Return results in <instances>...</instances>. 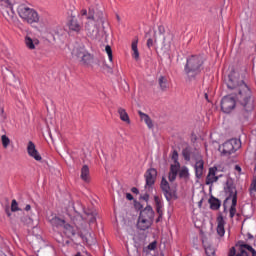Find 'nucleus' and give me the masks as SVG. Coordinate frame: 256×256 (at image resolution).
<instances>
[{
    "instance_id": "obj_1",
    "label": "nucleus",
    "mask_w": 256,
    "mask_h": 256,
    "mask_svg": "<svg viewBox=\"0 0 256 256\" xmlns=\"http://www.w3.org/2000/svg\"><path fill=\"white\" fill-rule=\"evenodd\" d=\"M226 86L228 89H237L236 98L242 107L238 112V120L240 123H247L249 117H251V113H253V109H255V101L253 100L251 88L245 84V81L239 80V76L235 71L230 72L228 75Z\"/></svg>"
},
{
    "instance_id": "obj_2",
    "label": "nucleus",
    "mask_w": 256,
    "mask_h": 256,
    "mask_svg": "<svg viewBox=\"0 0 256 256\" xmlns=\"http://www.w3.org/2000/svg\"><path fill=\"white\" fill-rule=\"evenodd\" d=\"M72 222L79 230L78 237L82 239L83 243H86V245H95L97 243V239H95V234L93 231L86 228L87 219H85L81 213L76 212L72 217Z\"/></svg>"
},
{
    "instance_id": "obj_3",
    "label": "nucleus",
    "mask_w": 256,
    "mask_h": 256,
    "mask_svg": "<svg viewBox=\"0 0 256 256\" xmlns=\"http://www.w3.org/2000/svg\"><path fill=\"white\" fill-rule=\"evenodd\" d=\"M205 60L201 55H191L186 59V64L184 66V71L189 79L193 81L197 78V75L203 71V65Z\"/></svg>"
},
{
    "instance_id": "obj_4",
    "label": "nucleus",
    "mask_w": 256,
    "mask_h": 256,
    "mask_svg": "<svg viewBox=\"0 0 256 256\" xmlns=\"http://www.w3.org/2000/svg\"><path fill=\"white\" fill-rule=\"evenodd\" d=\"M72 57L77 59L80 65H83L84 67H91L95 61V55L91 54L84 45L74 47L72 50Z\"/></svg>"
},
{
    "instance_id": "obj_5",
    "label": "nucleus",
    "mask_w": 256,
    "mask_h": 256,
    "mask_svg": "<svg viewBox=\"0 0 256 256\" xmlns=\"http://www.w3.org/2000/svg\"><path fill=\"white\" fill-rule=\"evenodd\" d=\"M17 13L20 19L29 25H33V23H39V13L35 9L30 8L25 4H20L17 6Z\"/></svg>"
},
{
    "instance_id": "obj_6",
    "label": "nucleus",
    "mask_w": 256,
    "mask_h": 256,
    "mask_svg": "<svg viewBox=\"0 0 256 256\" xmlns=\"http://www.w3.org/2000/svg\"><path fill=\"white\" fill-rule=\"evenodd\" d=\"M230 91H235L234 95H226L223 96L220 102L221 111L224 112L226 115L229 113H233L235 111V107H237V94L239 93L237 89H230Z\"/></svg>"
},
{
    "instance_id": "obj_7",
    "label": "nucleus",
    "mask_w": 256,
    "mask_h": 256,
    "mask_svg": "<svg viewBox=\"0 0 256 256\" xmlns=\"http://www.w3.org/2000/svg\"><path fill=\"white\" fill-rule=\"evenodd\" d=\"M241 147V142L237 139L227 140L219 147L218 151H220L223 157H229V155H233L235 151H237Z\"/></svg>"
},
{
    "instance_id": "obj_8",
    "label": "nucleus",
    "mask_w": 256,
    "mask_h": 256,
    "mask_svg": "<svg viewBox=\"0 0 256 256\" xmlns=\"http://www.w3.org/2000/svg\"><path fill=\"white\" fill-rule=\"evenodd\" d=\"M224 193L226 195V199L223 202L224 211H227V201H237V186L233 182V179H227L224 186Z\"/></svg>"
},
{
    "instance_id": "obj_9",
    "label": "nucleus",
    "mask_w": 256,
    "mask_h": 256,
    "mask_svg": "<svg viewBox=\"0 0 256 256\" xmlns=\"http://www.w3.org/2000/svg\"><path fill=\"white\" fill-rule=\"evenodd\" d=\"M160 188L163 192V195L168 203H171V201L177 200L179 197L177 196V190L171 189V185H169V182L165 177H162V180L160 182Z\"/></svg>"
},
{
    "instance_id": "obj_10",
    "label": "nucleus",
    "mask_w": 256,
    "mask_h": 256,
    "mask_svg": "<svg viewBox=\"0 0 256 256\" xmlns=\"http://www.w3.org/2000/svg\"><path fill=\"white\" fill-rule=\"evenodd\" d=\"M1 71L4 83H7V85H13L14 87H19L21 85L19 78H17L15 73H13L7 66H2Z\"/></svg>"
},
{
    "instance_id": "obj_11",
    "label": "nucleus",
    "mask_w": 256,
    "mask_h": 256,
    "mask_svg": "<svg viewBox=\"0 0 256 256\" xmlns=\"http://www.w3.org/2000/svg\"><path fill=\"white\" fill-rule=\"evenodd\" d=\"M15 4H12L9 0H0V9H5L8 15V21L12 23H17L19 19L17 18V14L15 13Z\"/></svg>"
},
{
    "instance_id": "obj_12",
    "label": "nucleus",
    "mask_w": 256,
    "mask_h": 256,
    "mask_svg": "<svg viewBox=\"0 0 256 256\" xmlns=\"http://www.w3.org/2000/svg\"><path fill=\"white\" fill-rule=\"evenodd\" d=\"M89 21H94L97 27H103L105 25V16L103 11L89 9L88 16L86 17Z\"/></svg>"
},
{
    "instance_id": "obj_13",
    "label": "nucleus",
    "mask_w": 256,
    "mask_h": 256,
    "mask_svg": "<svg viewBox=\"0 0 256 256\" xmlns=\"http://www.w3.org/2000/svg\"><path fill=\"white\" fill-rule=\"evenodd\" d=\"M145 177V187H149V189L153 188L155 185V179H157V169L149 168L144 174Z\"/></svg>"
},
{
    "instance_id": "obj_14",
    "label": "nucleus",
    "mask_w": 256,
    "mask_h": 256,
    "mask_svg": "<svg viewBox=\"0 0 256 256\" xmlns=\"http://www.w3.org/2000/svg\"><path fill=\"white\" fill-rule=\"evenodd\" d=\"M217 166H213L209 168L208 175L206 176V185H213V183H217L223 174L217 175Z\"/></svg>"
},
{
    "instance_id": "obj_15",
    "label": "nucleus",
    "mask_w": 256,
    "mask_h": 256,
    "mask_svg": "<svg viewBox=\"0 0 256 256\" xmlns=\"http://www.w3.org/2000/svg\"><path fill=\"white\" fill-rule=\"evenodd\" d=\"M27 153L30 157H32V159H35V161L43 160V157H41V154H39V151L37 150L35 143H33V141L28 142Z\"/></svg>"
},
{
    "instance_id": "obj_16",
    "label": "nucleus",
    "mask_w": 256,
    "mask_h": 256,
    "mask_svg": "<svg viewBox=\"0 0 256 256\" xmlns=\"http://www.w3.org/2000/svg\"><path fill=\"white\" fill-rule=\"evenodd\" d=\"M139 217L141 219H146L148 221H154L155 219V211L153 210V207L150 205L146 206L141 212Z\"/></svg>"
},
{
    "instance_id": "obj_17",
    "label": "nucleus",
    "mask_w": 256,
    "mask_h": 256,
    "mask_svg": "<svg viewBox=\"0 0 256 256\" xmlns=\"http://www.w3.org/2000/svg\"><path fill=\"white\" fill-rule=\"evenodd\" d=\"M172 160L174 164L170 166V173H179V169L181 168V164L179 163V152L177 150H173L172 152Z\"/></svg>"
},
{
    "instance_id": "obj_18",
    "label": "nucleus",
    "mask_w": 256,
    "mask_h": 256,
    "mask_svg": "<svg viewBox=\"0 0 256 256\" xmlns=\"http://www.w3.org/2000/svg\"><path fill=\"white\" fill-rule=\"evenodd\" d=\"M67 25L70 31H74L75 33H79V31H81V24L79 23V20H77V17L75 16L69 17Z\"/></svg>"
},
{
    "instance_id": "obj_19",
    "label": "nucleus",
    "mask_w": 256,
    "mask_h": 256,
    "mask_svg": "<svg viewBox=\"0 0 256 256\" xmlns=\"http://www.w3.org/2000/svg\"><path fill=\"white\" fill-rule=\"evenodd\" d=\"M217 234L219 235V237H225V218L223 217V214L220 213L217 217Z\"/></svg>"
},
{
    "instance_id": "obj_20",
    "label": "nucleus",
    "mask_w": 256,
    "mask_h": 256,
    "mask_svg": "<svg viewBox=\"0 0 256 256\" xmlns=\"http://www.w3.org/2000/svg\"><path fill=\"white\" fill-rule=\"evenodd\" d=\"M153 225L152 220H147L145 218L138 217L137 229L139 231H147Z\"/></svg>"
},
{
    "instance_id": "obj_21",
    "label": "nucleus",
    "mask_w": 256,
    "mask_h": 256,
    "mask_svg": "<svg viewBox=\"0 0 256 256\" xmlns=\"http://www.w3.org/2000/svg\"><path fill=\"white\" fill-rule=\"evenodd\" d=\"M24 43L27 49H30L31 51H33L34 49H36L37 45H39V39L31 38V36L27 35L24 38Z\"/></svg>"
},
{
    "instance_id": "obj_22",
    "label": "nucleus",
    "mask_w": 256,
    "mask_h": 256,
    "mask_svg": "<svg viewBox=\"0 0 256 256\" xmlns=\"http://www.w3.org/2000/svg\"><path fill=\"white\" fill-rule=\"evenodd\" d=\"M80 179L84 181V183H91L90 170L87 164L83 165L81 168Z\"/></svg>"
},
{
    "instance_id": "obj_23",
    "label": "nucleus",
    "mask_w": 256,
    "mask_h": 256,
    "mask_svg": "<svg viewBox=\"0 0 256 256\" xmlns=\"http://www.w3.org/2000/svg\"><path fill=\"white\" fill-rule=\"evenodd\" d=\"M204 167H205V162L202 159L196 161L194 165L196 179H201V177H203Z\"/></svg>"
},
{
    "instance_id": "obj_24",
    "label": "nucleus",
    "mask_w": 256,
    "mask_h": 256,
    "mask_svg": "<svg viewBox=\"0 0 256 256\" xmlns=\"http://www.w3.org/2000/svg\"><path fill=\"white\" fill-rule=\"evenodd\" d=\"M208 203L210 204V209L212 211H219V209H221V200L215 196H210Z\"/></svg>"
},
{
    "instance_id": "obj_25",
    "label": "nucleus",
    "mask_w": 256,
    "mask_h": 256,
    "mask_svg": "<svg viewBox=\"0 0 256 256\" xmlns=\"http://www.w3.org/2000/svg\"><path fill=\"white\" fill-rule=\"evenodd\" d=\"M138 114H139L141 121H144V123L147 125L148 129H153V127H154L153 120L151 119L149 114H145L142 111H138Z\"/></svg>"
},
{
    "instance_id": "obj_26",
    "label": "nucleus",
    "mask_w": 256,
    "mask_h": 256,
    "mask_svg": "<svg viewBox=\"0 0 256 256\" xmlns=\"http://www.w3.org/2000/svg\"><path fill=\"white\" fill-rule=\"evenodd\" d=\"M62 226H64V233L68 237H75V235H77L75 228L71 226V224L65 222Z\"/></svg>"
},
{
    "instance_id": "obj_27",
    "label": "nucleus",
    "mask_w": 256,
    "mask_h": 256,
    "mask_svg": "<svg viewBox=\"0 0 256 256\" xmlns=\"http://www.w3.org/2000/svg\"><path fill=\"white\" fill-rule=\"evenodd\" d=\"M50 225H52V227H63V225H65V220L57 217V216H53L50 220H49Z\"/></svg>"
},
{
    "instance_id": "obj_28",
    "label": "nucleus",
    "mask_w": 256,
    "mask_h": 256,
    "mask_svg": "<svg viewBox=\"0 0 256 256\" xmlns=\"http://www.w3.org/2000/svg\"><path fill=\"white\" fill-rule=\"evenodd\" d=\"M191 155H193V148L191 146H186L182 150V156L185 161H191Z\"/></svg>"
},
{
    "instance_id": "obj_29",
    "label": "nucleus",
    "mask_w": 256,
    "mask_h": 256,
    "mask_svg": "<svg viewBox=\"0 0 256 256\" xmlns=\"http://www.w3.org/2000/svg\"><path fill=\"white\" fill-rule=\"evenodd\" d=\"M118 114L120 115L121 121H124L125 123H131V120L129 119V114H127V111L124 108H119Z\"/></svg>"
},
{
    "instance_id": "obj_30",
    "label": "nucleus",
    "mask_w": 256,
    "mask_h": 256,
    "mask_svg": "<svg viewBox=\"0 0 256 256\" xmlns=\"http://www.w3.org/2000/svg\"><path fill=\"white\" fill-rule=\"evenodd\" d=\"M158 83H159V87L162 91H166V89L169 87L167 78L165 76H160L158 79Z\"/></svg>"
},
{
    "instance_id": "obj_31",
    "label": "nucleus",
    "mask_w": 256,
    "mask_h": 256,
    "mask_svg": "<svg viewBox=\"0 0 256 256\" xmlns=\"http://www.w3.org/2000/svg\"><path fill=\"white\" fill-rule=\"evenodd\" d=\"M85 215H87V219L89 223H95L97 221V213L91 211V210H85L84 211Z\"/></svg>"
},
{
    "instance_id": "obj_32",
    "label": "nucleus",
    "mask_w": 256,
    "mask_h": 256,
    "mask_svg": "<svg viewBox=\"0 0 256 256\" xmlns=\"http://www.w3.org/2000/svg\"><path fill=\"white\" fill-rule=\"evenodd\" d=\"M229 213H230V219H233V217H235L236 213H237V200H232V204L230 206L229 209Z\"/></svg>"
},
{
    "instance_id": "obj_33",
    "label": "nucleus",
    "mask_w": 256,
    "mask_h": 256,
    "mask_svg": "<svg viewBox=\"0 0 256 256\" xmlns=\"http://www.w3.org/2000/svg\"><path fill=\"white\" fill-rule=\"evenodd\" d=\"M179 177L180 179H189V168H187V166L181 168Z\"/></svg>"
},
{
    "instance_id": "obj_34",
    "label": "nucleus",
    "mask_w": 256,
    "mask_h": 256,
    "mask_svg": "<svg viewBox=\"0 0 256 256\" xmlns=\"http://www.w3.org/2000/svg\"><path fill=\"white\" fill-rule=\"evenodd\" d=\"M1 142L4 149H7L11 145V139L5 134L1 136Z\"/></svg>"
},
{
    "instance_id": "obj_35",
    "label": "nucleus",
    "mask_w": 256,
    "mask_h": 256,
    "mask_svg": "<svg viewBox=\"0 0 256 256\" xmlns=\"http://www.w3.org/2000/svg\"><path fill=\"white\" fill-rule=\"evenodd\" d=\"M105 51L108 55V59H109L110 63H113V50L111 49V47L109 45H106Z\"/></svg>"
},
{
    "instance_id": "obj_36",
    "label": "nucleus",
    "mask_w": 256,
    "mask_h": 256,
    "mask_svg": "<svg viewBox=\"0 0 256 256\" xmlns=\"http://www.w3.org/2000/svg\"><path fill=\"white\" fill-rule=\"evenodd\" d=\"M154 201L156 203V208L163 209V207H164L163 200H161V198L159 196L155 195Z\"/></svg>"
},
{
    "instance_id": "obj_37",
    "label": "nucleus",
    "mask_w": 256,
    "mask_h": 256,
    "mask_svg": "<svg viewBox=\"0 0 256 256\" xmlns=\"http://www.w3.org/2000/svg\"><path fill=\"white\" fill-rule=\"evenodd\" d=\"M205 253L207 256H215L216 252H215V248L208 246L207 248H205Z\"/></svg>"
},
{
    "instance_id": "obj_38",
    "label": "nucleus",
    "mask_w": 256,
    "mask_h": 256,
    "mask_svg": "<svg viewBox=\"0 0 256 256\" xmlns=\"http://www.w3.org/2000/svg\"><path fill=\"white\" fill-rule=\"evenodd\" d=\"M0 120L4 123L7 120V114L5 113V108H0Z\"/></svg>"
},
{
    "instance_id": "obj_39",
    "label": "nucleus",
    "mask_w": 256,
    "mask_h": 256,
    "mask_svg": "<svg viewBox=\"0 0 256 256\" xmlns=\"http://www.w3.org/2000/svg\"><path fill=\"white\" fill-rule=\"evenodd\" d=\"M177 173L175 172H169L168 173V181H170V183H173V181H175V179H177Z\"/></svg>"
},
{
    "instance_id": "obj_40",
    "label": "nucleus",
    "mask_w": 256,
    "mask_h": 256,
    "mask_svg": "<svg viewBox=\"0 0 256 256\" xmlns=\"http://www.w3.org/2000/svg\"><path fill=\"white\" fill-rule=\"evenodd\" d=\"M147 249L149 251H155V249H157V242L156 240H154L153 242H151L148 246Z\"/></svg>"
},
{
    "instance_id": "obj_41",
    "label": "nucleus",
    "mask_w": 256,
    "mask_h": 256,
    "mask_svg": "<svg viewBox=\"0 0 256 256\" xmlns=\"http://www.w3.org/2000/svg\"><path fill=\"white\" fill-rule=\"evenodd\" d=\"M11 211L15 213V211H19V206L17 204V200H12Z\"/></svg>"
},
{
    "instance_id": "obj_42",
    "label": "nucleus",
    "mask_w": 256,
    "mask_h": 256,
    "mask_svg": "<svg viewBox=\"0 0 256 256\" xmlns=\"http://www.w3.org/2000/svg\"><path fill=\"white\" fill-rule=\"evenodd\" d=\"M228 256H237V250L235 249V246L230 248V250L228 252Z\"/></svg>"
},
{
    "instance_id": "obj_43",
    "label": "nucleus",
    "mask_w": 256,
    "mask_h": 256,
    "mask_svg": "<svg viewBox=\"0 0 256 256\" xmlns=\"http://www.w3.org/2000/svg\"><path fill=\"white\" fill-rule=\"evenodd\" d=\"M140 199H142L143 201H145L146 203L149 202V193L145 192Z\"/></svg>"
},
{
    "instance_id": "obj_44",
    "label": "nucleus",
    "mask_w": 256,
    "mask_h": 256,
    "mask_svg": "<svg viewBox=\"0 0 256 256\" xmlns=\"http://www.w3.org/2000/svg\"><path fill=\"white\" fill-rule=\"evenodd\" d=\"M158 33H159L160 35H165V26L159 25V26H158Z\"/></svg>"
},
{
    "instance_id": "obj_45",
    "label": "nucleus",
    "mask_w": 256,
    "mask_h": 256,
    "mask_svg": "<svg viewBox=\"0 0 256 256\" xmlns=\"http://www.w3.org/2000/svg\"><path fill=\"white\" fill-rule=\"evenodd\" d=\"M132 57L138 61L139 60V50H133Z\"/></svg>"
},
{
    "instance_id": "obj_46",
    "label": "nucleus",
    "mask_w": 256,
    "mask_h": 256,
    "mask_svg": "<svg viewBox=\"0 0 256 256\" xmlns=\"http://www.w3.org/2000/svg\"><path fill=\"white\" fill-rule=\"evenodd\" d=\"M147 47L148 49H151V47H153V38H149L147 40Z\"/></svg>"
},
{
    "instance_id": "obj_47",
    "label": "nucleus",
    "mask_w": 256,
    "mask_h": 256,
    "mask_svg": "<svg viewBox=\"0 0 256 256\" xmlns=\"http://www.w3.org/2000/svg\"><path fill=\"white\" fill-rule=\"evenodd\" d=\"M137 43H138L137 40H134V41L132 42V51H137V50H139V49L137 48Z\"/></svg>"
},
{
    "instance_id": "obj_48",
    "label": "nucleus",
    "mask_w": 256,
    "mask_h": 256,
    "mask_svg": "<svg viewBox=\"0 0 256 256\" xmlns=\"http://www.w3.org/2000/svg\"><path fill=\"white\" fill-rule=\"evenodd\" d=\"M131 191L135 194V195H139V188L137 187H132Z\"/></svg>"
},
{
    "instance_id": "obj_49",
    "label": "nucleus",
    "mask_w": 256,
    "mask_h": 256,
    "mask_svg": "<svg viewBox=\"0 0 256 256\" xmlns=\"http://www.w3.org/2000/svg\"><path fill=\"white\" fill-rule=\"evenodd\" d=\"M126 199H127L128 201H133V194H131V193H126Z\"/></svg>"
},
{
    "instance_id": "obj_50",
    "label": "nucleus",
    "mask_w": 256,
    "mask_h": 256,
    "mask_svg": "<svg viewBox=\"0 0 256 256\" xmlns=\"http://www.w3.org/2000/svg\"><path fill=\"white\" fill-rule=\"evenodd\" d=\"M81 13H82V16H83V17H85V16L89 17V12H87V9H83V10L81 11Z\"/></svg>"
},
{
    "instance_id": "obj_51",
    "label": "nucleus",
    "mask_w": 256,
    "mask_h": 256,
    "mask_svg": "<svg viewBox=\"0 0 256 256\" xmlns=\"http://www.w3.org/2000/svg\"><path fill=\"white\" fill-rule=\"evenodd\" d=\"M104 67L108 69V73L113 74V68H111L109 65L105 64Z\"/></svg>"
},
{
    "instance_id": "obj_52",
    "label": "nucleus",
    "mask_w": 256,
    "mask_h": 256,
    "mask_svg": "<svg viewBox=\"0 0 256 256\" xmlns=\"http://www.w3.org/2000/svg\"><path fill=\"white\" fill-rule=\"evenodd\" d=\"M163 220V215L158 214V217L156 218V223H160Z\"/></svg>"
},
{
    "instance_id": "obj_53",
    "label": "nucleus",
    "mask_w": 256,
    "mask_h": 256,
    "mask_svg": "<svg viewBox=\"0 0 256 256\" xmlns=\"http://www.w3.org/2000/svg\"><path fill=\"white\" fill-rule=\"evenodd\" d=\"M158 215H163V208H156Z\"/></svg>"
},
{
    "instance_id": "obj_54",
    "label": "nucleus",
    "mask_w": 256,
    "mask_h": 256,
    "mask_svg": "<svg viewBox=\"0 0 256 256\" xmlns=\"http://www.w3.org/2000/svg\"><path fill=\"white\" fill-rule=\"evenodd\" d=\"M247 239H248L249 241H251V239H255V237L253 236V234L248 233V234H247Z\"/></svg>"
},
{
    "instance_id": "obj_55",
    "label": "nucleus",
    "mask_w": 256,
    "mask_h": 256,
    "mask_svg": "<svg viewBox=\"0 0 256 256\" xmlns=\"http://www.w3.org/2000/svg\"><path fill=\"white\" fill-rule=\"evenodd\" d=\"M235 170L238 171V173H241V171H242L241 166L236 165Z\"/></svg>"
},
{
    "instance_id": "obj_56",
    "label": "nucleus",
    "mask_w": 256,
    "mask_h": 256,
    "mask_svg": "<svg viewBox=\"0 0 256 256\" xmlns=\"http://www.w3.org/2000/svg\"><path fill=\"white\" fill-rule=\"evenodd\" d=\"M24 210L26 211H31V205L27 204L24 208Z\"/></svg>"
},
{
    "instance_id": "obj_57",
    "label": "nucleus",
    "mask_w": 256,
    "mask_h": 256,
    "mask_svg": "<svg viewBox=\"0 0 256 256\" xmlns=\"http://www.w3.org/2000/svg\"><path fill=\"white\" fill-rule=\"evenodd\" d=\"M74 256H82L81 255V252H78L76 255H74Z\"/></svg>"
},
{
    "instance_id": "obj_58",
    "label": "nucleus",
    "mask_w": 256,
    "mask_h": 256,
    "mask_svg": "<svg viewBox=\"0 0 256 256\" xmlns=\"http://www.w3.org/2000/svg\"><path fill=\"white\" fill-rule=\"evenodd\" d=\"M203 203V200H201L200 202H199V205H201Z\"/></svg>"
},
{
    "instance_id": "obj_59",
    "label": "nucleus",
    "mask_w": 256,
    "mask_h": 256,
    "mask_svg": "<svg viewBox=\"0 0 256 256\" xmlns=\"http://www.w3.org/2000/svg\"><path fill=\"white\" fill-rule=\"evenodd\" d=\"M163 43H165V37H163Z\"/></svg>"
},
{
    "instance_id": "obj_60",
    "label": "nucleus",
    "mask_w": 256,
    "mask_h": 256,
    "mask_svg": "<svg viewBox=\"0 0 256 256\" xmlns=\"http://www.w3.org/2000/svg\"><path fill=\"white\" fill-rule=\"evenodd\" d=\"M8 217H11V213H8Z\"/></svg>"
},
{
    "instance_id": "obj_61",
    "label": "nucleus",
    "mask_w": 256,
    "mask_h": 256,
    "mask_svg": "<svg viewBox=\"0 0 256 256\" xmlns=\"http://www.w3.org/2000/svg\"><path fill=\"white\" fill-rule=\"evenodd\" d=\"M205 96H206V99H207V97H208L207 94H205Z\"/></svg>"
}]
</instances>
